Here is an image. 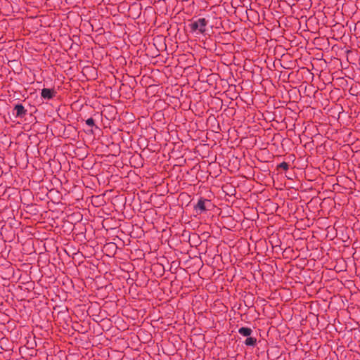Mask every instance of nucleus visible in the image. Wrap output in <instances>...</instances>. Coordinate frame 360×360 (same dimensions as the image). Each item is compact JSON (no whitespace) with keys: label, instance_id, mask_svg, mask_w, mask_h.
Instances as JSON below:
<instances>
[{"label":"nucleus","instance_id":"nucleus-7","mask_svg":"<svg viewBox=\"0 0 360 360\" xmlns=\"http://www.w3.org/2000/svg\"><path fill=\"white\" fill-rule=\"evenodd\" d=\"M277 169H282L287 171L289 169V164L288 162H283L277 166Z\"/></svg>","mask_w":360,"mask_h":360},{"label":"nucleus","instance_id":"nucleus-5","mask_svg":"<svg viewBox=\"0 0 360 360\" xmlns=\"http://www.w3.org/2000/svg\"><path fill=\"white\" fill-rule=\"evenodd\" d=\"M238 333L244 337H249L252 333V330L248 327H241L238 329Z\"/></svg>","mask_w":360,"mask_h":360},{"label":"nucleus","instance_id":"nucleus-4","mask_svg":"<svg viewBox=\"0 0 360 360\" xmlns=\"http://www.w3.org/2000/svg\"><path fill=\"white\" fill-rule=\"evenodd\" d=\"M57 94L54 89L44 88L41 91V97L46 100H50L54 98Z\"/></svg>","mask_w":360,"mask_h":360},{"label":"nucleus","instance_id":"nucleus-6","mask_svg":"<svg viewBox=\"0 0 360 360\" xmlns=\"http://www.w3.org/2000/svg\"><path fill=\"white\" fill-rule=\"evenodd\" d=\"M244 344L246 345V346H249V347H254L257 344V339L254 337H252L251 335L249 336V337H247V338L245 339V342H244Z\"/></svg>","mask_w":360,"mask_h":360},{"label":"nucleus","instance_id":"nucleus-8","mask_svg":"<svg viewBox=\"0 0 360 360\" xmlns=\"http://www.w3.org/2000/svg\"><path fill=\"white\" fill-rule=\"evenodd\" d=\"M86 124L90 127L95 125V121L92 117H90L86 120Z\"/></svg>","mask_w":360,"mask_h":360},{"label":"nucleus","instance_id":"nucleus-2","mask_svg":"<svg viewBox=\"0 0 360 360\" xmlns=\"http://www.w3.org/2000/svg\"><path fill=\"white\" fill-rule=\"evenodd\" d=\"M212 205L210 200L200 198L197 204L194 206V210L198 214H200L207 210H210V207Z\"/></svg>","mask_w":360,"mask_h":360},{"label":"nucleus","instance_id":"nucleus-3","mask_svg":"<svg viewBox=\"0 0 360 360\" xmlns=\"http://www.w3.org/2000/svg\"><path fill=\"white\" fill-rule=\"evenodd\" d=\"M27 114V110L21 104L17 103L13 108V115L16 118H23Z\"/></svg>","mask_w":360,"mask_h":360},{"label":"nucleus","instance_id":"nucleus-1","mask_svg":"<svg viewBox=\"0 0 360 360\" xmlns=\"http://www.w3.org/2000/svg\"><path fill=\"white\" fill-rule=\"evenodd\" d=\"M208 21L205 18H198L188 24L191 32H198L203 34L206 30Z\"/></svg>","mask_w":360,"mask_h":360}]
</instances>
